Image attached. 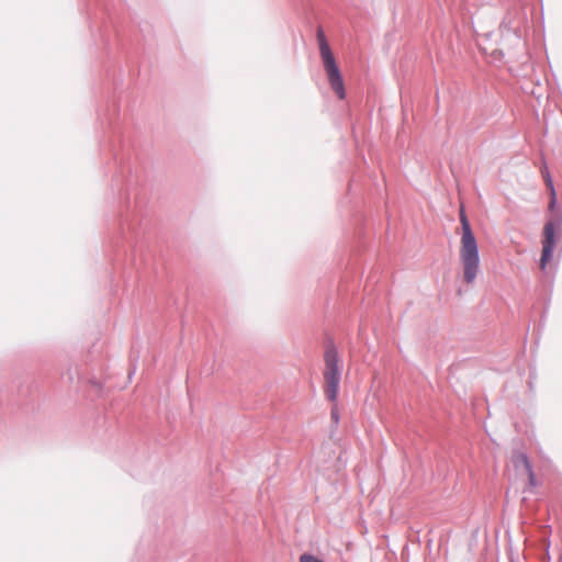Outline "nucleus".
Masks as SVG:
<instances>
[{
    "label": "nucleus",
    "instance_id": "1",
    "mask_svg": "<svg viewBox=\"0 0 562 562\" xmlns=\"http://www.w3.org/2000/svg\"><path fill=\"white\" fill-rule=\"evenodd\" d=\"M459 217L461 223L459 262L462 269L463 281L467 284H472L481 268L479 244L463 206L460 207Z\"/></svg>",
    "mask_w": 562,
    "mask_h": 562
},
{
    "label": "nucleus",
    "instance_id": "2",
    "mask_svg": "<svg viewBox=\"0 0 562 562\" xmlns=\"http://www.w3.org/2000/svg\"><path fill=\"white\" fill-rule=\"evenodd\" d=\"M317 42L329 85L334 92L337 94V97L340 100H344L346 98L344 80L340 70L336 64L334 54L322 30L317 31Z\"/></svg>",
    "mask_w": 562,
    "mask_h": 562
},
{
    "label": "nucleus",
    "instance_id": "3",
    "mask_svg": "<svg viewBox=\"0 0 562 562\" xmlns=\"http://www.w3.org/2000/svg\"><path fill=\"white\" fill-rule=\"evenodd\" d=\"M324 392L330 402H336L338 396V387L340 381L339 358L337 350L333 346H328L324 355Z\"/></svg>",
    "mask_w": 562,
    "mask_h": 562
},
{
    "label": "nucleus",
    "instance_id": "4",
    "mask_svg": "<svg viewBox=\"0 0 562 562\" xmlns=\"http://www.w3.org/2000/svg\"><path fill=\"white\" fill-rule=\"evenodd\" d=\"M555 247V224L552 221L546 223L543 227L542 255L540 268L543 270L550 261L552 251Z\"/></svg>",
    "mask_w": 562,
    "mask_h": 562
},
{
    "label": "nucleus",
    "instance_id": "5",
    "mask_svg": "<svg viewBox=\"0 0 562 562\" xmlns=\"http://www.w3.org/2000/svg\"><path fill=\"white\" fill-rule=\"evenodd\" d=\"M512 462L518 473L522 472L528 476L529 488L538 486L539 483L536 479L531 462L524 452H515L512 457Z\"/></svg>",
    "mask_w": 562,
    "mask_h": 562
},
{
    "label": "nucleus",
    "instance_id": "6",
    "mask_svg": "<svg viewBox=\"0 0 562 562\" xmlns=\"http://www.w3.org/2000/svg\"><path fill=\"white\" fill-rule=\"evenodd\" d=\"M541 175H542V178L544 180V183L548 188V191H552V190H555L554 189V186H553V181H552V178L550 176V172L548 170V167L547 166H543L541 168Z\"/></svg>",
    "mask_w": 562,
    "mask_h": 562
},
{
    "label": "nucleus",
    "instance_id": "7",
    "mask_svg": "<svg viewBox=\"0 0 562 562\" xmlns=\"http://www.w3.org/2000/svg\"><path fill=\"white\" fill-rule=\"evenodd\" d=\"M550 201H549V210L552 212L557 206V192L555 190L549 191Z\"/></svg>",
    "mask_w": 562,
    "mask_h": 562
},
{
    "label": "nucleus",
    "instance_id": "8",
    "mask_svg": "<svg viewBox=\"0 0 562 562\" xmlns=\"http://www.w3.org/2000/svg\"><path fill=\"white\" fill-rule=\"evenodd\" d=\"M299 562H323V561L312 554L304 553L300 557Z\"/></svg>",
    "mask_w": 562,
    "mask_h": 562
},
{
    "label": "nucleus",
    "instance_id": "9",
    "mask_svg": "<svg viewBox=\"0 0 562 562\" xmlns=\"http://www.w3.org/2000/svg\"><path fill=\"white\" fill-rule=\"evenodd\" d=\"M504 54L502 50H498V49H494L492 53H491V57L494 59V60H502Z\"/></svg>",
    "mask_w": 562,
    "mask_h": 562
}]
</instances>
